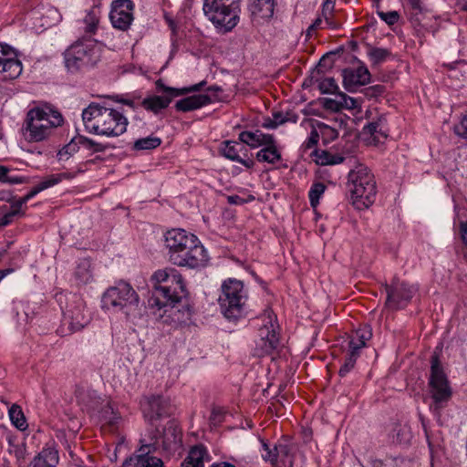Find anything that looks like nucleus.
<instances>
[{
	"instance_id": "f257e3e1",
	"label": "nucleus",
	"mask_w": 467,
	"mask_h": 467,
	"mask_svg": "<svg viewBox=\"0 0 467 467\" xmlns=\"http://www.w3.org/2000/svg\"><path fill=\"white\" fill-rule=\"evenodd\" d=\"M169 261L177 266L195 269L206 265L209 256L199 238L184 229L175 228L164 234Z\"/></svg>"
},
{
	"instance_id": "f03ea898",
	"label": "nucleus",
	"mask_w": 467,
	"mask_h": 467,
	"mask_svg": "<svg viewBox=\"0 0 467 467\" xmlns=\"http://www.w3.org/2000/svg\"><path fill=\"white\" fill-rule=\"evenodd\" d=\"M351 168L347 176L349 202L358 211L368 209L376 200L377 184L371 170L355 159H349Z\"/></svg>"
},
{
	"instance_id": "7ed1b4c3",
	"label": "nucleus",
	"mask_w": 467,
	"mask_h": 467,
	"mask_svg": "<svg viewBox=\"0 0 467 467\" xmlns=\"http://www.w3.org/2000/svg\"><path fill=\"white\" fill-rule=\"evenodd\" d=\"M153 293L149 300L150 307L159 311L163 306L180 303L185 295V285L181 273L173 267L156 270L150 276Z\"/></svg>"
},
{
	"instance_id": "20e7f679",
	"label": "nucleus",
	"mask_w": 467,
	"mask_h": 467,
	"mask_svg": "<svg viewBox=\"0 0 467 467\" xmlns=\"http://www.w3.org/2000/svg\"><path fill=\"white\" fill-rule=\"evenodd\" d=\"M64 122L62 115L52 109L35 107L27 111L22 132L27 142H41L53 138Z\"/></svg>"
},
{
	"instance_id": "39448f33",
	"label": "nucleus",
	"mask_w": 467,
	"mask_h": 467,
	"mask_svg": "<svg viewBox=\"0 0 467 467\" xmlns=\"http://www.w3.org/2000/svg\"><path fill=\"white\" fill-rule=\"evenodd\" d=\"M88 129L107 136H119L127 128V119L119 111L99 103L92 102L82 112Z\"/></svg>"
},
{
	"instance_id": "423d86ee",
	"label": "nucleus",
	"mask_w": 467,
	"mask_h": 467,
	"mask_svg": "<svg viewBox=\"0 0 467 467\" xmlns=\"http://www.w3.org/2000/svg\"><path fill=\"white\" fill-rule=\"evenodd\" d=\"M101 307L127 318L135 317L140 315V296L128 282L119 281L103 293Z\"/></svg>"
},
{
	"instance_id": "0eeeda50",
	"label": "nucleus",
	"mask_w": 467,
	"mask_h": 467,
	"mask_svg": "<svg viewBox=\"0 0 467 467\" xmlns=\"http://www.w3.org/2000/svg\"><path fill=\"white\" fill-rule=\"evenodd\" d=\"M247 299L248 293L242 281L231 277L223 281L218 302L227 319L241 318L246 312Z\"/></svg>"
},
{
	"instance_id": "6e6552de",
	"label": "nucleus",
	"mask_w": 467,
	"mask_h": 467,
	"mask_svg": "<svg viewBox=\"0 0 467 467\" xmlns=\"http://www.w3.org/2000/svg\"><path fill=\"white\" fill-rule=\"evenodd\" d=\"M202 10L216 27L231 31L239 22L240 0H204Z\"/></svg>"
},
{
	"instance_id": "1a4fd4ad",
	"label": "nucleus",
	"mask_w": 467,
	"mask_h": 467,
	"mask_svg": "<svg viewBox=\"0 0 467 467\" xmlns=\"http://www.w3.org/2000/svg\"><path fill=\"white\" fill-rule=\"evenodd\" d=\"M429 387L433 401L431 410L439 411L451 399V389L437 357L431 359Z\"/></svg>"
},
{
	"instance_id": "9d476101",
	"label": "nucleus",
	"mask_w": 467,
	"mask_h": 467,
	"mask_svg": "<svg viewBox=\"0 0 467 467\" xmlns=\"http://www.w3.org/2000/svg\"><path fill=\"white\" fill-rule=\"evenodd\" d=\"M264 324L259 328V339L256 342L255 354L264 356L270 354L278 346V335L276 332V317L272 310H265L263 315Z\"/></svg>"
},
{
	"instance_id": "9b49d317",
	"label": "nucleus",
	"mask_w": 467,
	"mask_h": 467,
	"mask_svg": "<svg viewBox=\"0 0 467 467\" xmlns=\"http://www.w3.org/2000/svg\"><path fill=\"white\" fill-rule=\"evenodd\" d=\"M61 308L63 322L72 332L82 329L89 321L84 301L76 295H71L66 307L61 306Z\"/></svg>"
},
{
	"instance_id": "f8f14e48",
	"label": "nucleus",
	"mask_w": 467,
	"mask_h": 467,
	"mask_svg": "<svg viewBox=\"0 0 467 467\" xmlns=\"http://www.w3.org/2000/svg\"><path fill=\"white\" fill-rule=\"evenodd\" d=\"M150 441L156 444V450L161 447L167 451H175L180 448L182 442V433L178 424L173 420H168L162 429L156 428Z\"/></svg>"
},
{
	"instance_id": "ddd939ff",
	"label": "nucleus",
	"mask_w": 467,
	"mask_h": 467,
	"mask_svg": "<svg viewBox=\"0 0 467 467\" xmlns=\"http://www.w3.org/2000/svg\"><path fill=\"white\" fill-rule=\"evenodd\" d=\"M156 444L143 443L123 462L122 467H164L162 460L152 455Z\"/></svg>"
},
{
	"instance_id": "4468645a",
	"label": "nucleus",
	"mask_w": 467,
	"mask_h": 467,
	"mask_svg": "<svg viewBox=\"0 0 467 467\" xmlns=\"http://www.w3.org/2000/svg\"><path fill=\"white\" fill-rule=\"evenodd\" d=\"M134 5L131 0H115L111 4L109 19L116 29L126 31L133 21Z\"/></svg>"
},
{
	"instance_id": "2eb2a0df",
	"label": "nucleus",
	"mask_w": 467,
	"mask_h": 467,
	"mask_svg": "<svg viewBox=\"0 0 467 467\" xmlns=\"http://www.w3.org/2000/svg\"><path fill=\"white\" fill-rule=\"evenodd\" d=\"M387 306L393 309L404 307L411 300L417 287L403 282L396 281L389 286H386Z\"/></svg>"
},
{
	"instance_id": "dca6fc26",
	"label": "nucleus",
	"mask_w": 467,
	"mask_h": 467,
	"mask_svg": "<svg viewBox=\"0 0 467 467\" xmlns=\"http://www.w3.org/2000/svg\"><path fill=\"white\" fill-rule=\"evenodd\" d=\"M11 55L12 48L0 43V81L13 80L22 73V63Z\"/></svg>"
},
{
	"instance_id": "f3484780",
	"label": "nucleus",
	"mask_w": 467,
	"mask_h": 467,
	"mask_svg": "<svg viewBox=\"0 0 467 467\" xmlns=\"http://www.w3.org/2000/svg\"><path fill=\"white\" fill-rule=\"evenodd\" d=\"M160 313V318L163 323L171 324L174 326L188 325L191 323L192 311L189 305H180L173 303L171 305L163 306Z\"/></svg>"
},
{
	"instance_id": "a211bd4d",
	"label": "nucleus",
	"mask_w": 467,
	"mask_h": 467,
	"mask_svg": "<svg viewBox=\"0 0 467 467\" xmlns=\"http://www.w3.org/2000/svg\"><path fill=\"white\" fill-rule=\"evenodd\" d=\"M342 77L344 88L348 92H355L358 87L368 84L370 80V73L365 66L345 68Z\"/></svg>"
},
{
	"instance_id": "6ab92c4d",
	"label": "nucleus",
	"mask_w": 467,
	"mask_h": 467,
	"mask_svg": "<svg viewBox=\"0 0 467 467\" xmlns=\"http://www.w3.org/2000/svg\"><path fill=\"white\" fill-rule=\"evenodd\" d=\"M167 400L161 396L152 395L141 402V409L145 419L153 424L166 413Z\"/></svg>"
},
{
	"instance_id": "aec40b11",
	"label": "nucleus",
	"mask_w": 467,
	"mask_h": 467,
	"mask_svg": "<svg viewBox=\"0 0 467 467\" xmlns=\"http://www.w3.org/2000/svg\"><path fill=\"white\" fill-rule=\"evenodd\" d=\"M71 47L75 50V54L82 59V63L88 67L95 66L99 60V48L94 40L78 41Z\"/></svg>"
},
{
	"instance_id": "412c9836",
	"label": "nucleus",
	"mask_w": 467,
	"mask_h": 467,
	"mask_svg": "<svg viewBox=\"0 0 467 467\" xmlns=\"http://www.w3.org/2000/svg\"><path fill=\"white\" fill-rule=\"evenodd\" d=\"M59 462L58 451L53 444H47L31 461L32 467H57Z\"/></svg>"
},
{
	"instance_id": "4be33fe9",
	"label": "nucleus",
	"mask_w": 467,
	"mask_h": 467,
	"mask_svg": "<svg viewBox=\"0 0 467 467\" xmlns=\"http://www.w3.org/2000/svg\"><path fill=\"white\" fill-rule=\"evenodd\" d=\"M312 158L317 165H337L342 163L346 159L342 152H332L325 148H315Z\"/></svg>"
},
{
	"instance_id": "5701e85b",
	"label": "nucleus",
	"mask_w": 467,
	"mask_h": 467,
	"mask_svg": "<svg viewBox=\"0 0 467 467\" xmlns=\"http://www.w3.org/2000/svg\"><path fill=\"white\" fill-rule=\"evenodd\" d=\"M211 102L212 98L208 94H198L178 100L175 103V109L178 111L187 112L208 105Z\"/></svg>"
},
{
	"instance_id": "b1692460",
	"label": "nucleus",
	"mask_w": 467,
	"mask_h": 467,
	"mask_svg": "<svg viewBox=\"0 0 467 467\" xmlns=\"http://www.w3.org/2000/svg\"><path fill=\"white\" fill-rule=\"evenodd\" d=\"M239 140L247 146H274L275 142L272 135L264 134L259 130L241 132Z\"/></svg>"
},
{
	"instance_id": "393cba45",
	"label": "nucleus",
	"mask_w": 467,
	"mask_h": 467,
	"mask_svg": "<svg viewBox=\"0 0 467 467\" xmlns=\"http://www.w3.org/2000/svg\"><path fill=\"white\" fill-rule=\"evenodd\" d=\"M405 10L410 21L415 25H420L428 13L421 0H407Z\"/></svg>"
},
{
	"instance_id": "a878e982",
	"label": "nucleus",
	"mask_w": 467,
	"mask_h": 467,
	"mask_svg": "<svg viewBox=\"0 0 467 467\" xmlns=\"http://www.w3.org/2000/svg\"><path fill=\"white\" fill-rule=\"evenodd\" d=\"M372 332L368 326H363L356 329L349 341V350L359 354V350L363 348L367 342L371 338Z\"/></svg>"
},
{
	"instance_id": "bb28decb",
	"label": "nucleus",
	"mask_w": 467,
	"mask_h": 467,
	"mask_svg": "<svg viewBox=\"0 0 467 467\" xmlns=\"http://www.w3.org/2000/svg\"><path fill=\"white\" fill-rule=\"evenodd\" d=\"M206 84L205 81H201L198 84L192 85L188 88H175L166 86L161 79H159L156 81V88L158 91H161L166 94V97L169 98H174L182 95H185L192 92L200 91L204 85Z\"/></svg>"
},
{
	"instance_id": "cd10ccee",
	"label": "nucleus",
	"mask_w": 467,
	"mask_h": 467,
	"mask_svg": "<svg viewBox=\"0 0 467 467\" xmlns=\"http://www.w3.org/2000/svg\"><path fill=\"white\" fill-rule=\"evenodd\" d=\"M275 6V0H253L250 10L253 16L269 19L274 16Z\"/></svg>"
},
{
	"instance_id": "c85d7f7f",
	"label": "nucleus",
	"mask_w": 467,
	"mask_h": 467,
	"mask_svg": "<svg viewBox=\"0 0 467 467\" xmlns=\"http://www.w3.org/2000/svg\"><path fill=\"white\" fill-rule=\"evenodd\" d=\"M207 456V451L202 445L192 447L187 457L182 462V467H204V458Z\"/></svg>"
},
{
	"instance_id": "c756f323",
	"label": "nucleus",
	"mask_w": 467,
	"mask_h": 467,
	"mask_svg": "<svg viewBox=\"0 0 467 467\" xmlns=\"http://www.w3.org/2000/svg\"><path fill=\"white\" fill-rule=\"evenodd\" d=\"M171 101V98L166 96H151L144 99L140 105L147 110L158 113L161 109H166Z\"/></svg>"
},
{
	"instance_id": "7c9ffc66",
	"label": "nucleus",
	"mask_w": 467,
	"mask_h": 467,
	"mask_svg": "<svg viewBox=\"0 0 467 467\" xmlns=\"http://www.w3.org/2000/svg\"><path fill=\"white\" fill-rule=\"evenodd\" d=\"M298 117L293 112H286L284 114L281 111H276L273 113V118L266 119L264 122V127L274 129L279 125L285 124V122H293L296 123L297 121Z\"/></svg>"
},
{
	"instance_id": "2f4dec72",
	"label": "nucleus",
	"mask_w": 467,
	"mask_h": 467,
	"mask_svg": "<svg viewBox=\"0 0 467 467\" xmlns=\"http://www.w3.org/2000/svg\"><path fill=\"white\" fill-rule=\"evenodd\" d=\"M452 201L454 202V226H459V232L461 238L463 242V244L467 246V220L463 221L462 217L465 213V210L463 208H461L457 203L455 197L452 198Z\"/></svg>"
},
{
	"instance_id": "473e14b6",
	"label": "nucleus",
	"mask_w": 467,
	"mask_h": 467,
	"mask_svg": "<svg viewBox=\"0 0 467 467\" xmlns=\"http://www.w3.org/2000/svg\"><path fill=\"white\" fill-rule=\"evenodd\" d=\"M8 416L12 424L20 431L27 428V423L22 409L17 404H13L8 410Z\"/></svg>"
},
{
	"instance_id": "72a5a7b5",
	"label": "nucleus",
	"mask_w": 467,
	"mask_h": 467,
	"mask_svg": "<svg viewBox=\"0 0 467 467\" xmlns=\"http://www.w3.org/2000/svg\"><path fill=\"white\" fill-rule=\"evenodd\" d=\"M65 64L71 72L88 67L85 63H82V59L75 54V50L71 47L65 53Z\"/></svg>"
},
{
	"instance_id": "f704fd0d",
	"label": "nucleus",
	"mask_w": 467,
	"mask_h": 467,
	"mask_svg": "<svg viewBox=\"0 0 467 467\" xmlns=\"http://www.w3.org/2000/svg\"><path fill=\"white\" fill-rule=\"evenodd\" d=\"M256 158L260 162L275 164L281 160V153L278 148H262L257 153Z\"/></svg>"
},
{
	"instance_id": "c9c22d12",
	"label": "nucleus",
	"mask_w": 467,
	"mask_h": 467,
	"mask_svg": "<svg viewBox=\"0 0 467 467\" xmlns=\"http://www.w3.org/2000/svg\"><path fill=\"white\" fill-rule=\"evenodd\" d=\"M75 276L80 284H87L92 279L91 264L88 260H81L75 271Z\"/></svg>"
},
{
	"instance_id": "e433bc0d",
	"label": "nucleus",
	"mask_w": 467,
	"mask_h": 467,
	"mask_svg": "<svg viewBox=\"0 0 467 467\" xmlns=\"http://www.w3.org/2000/svg\"><path fill=\"white\" fill-rule=\"evenodd\" d=\"M326 189L327 186L323 182H315L312 184L308 192L309 202L312 208L316 209L318 206Z\"/></svg>"
},
{
	"instance_id": "4c0bfd02",
	"label": "nucleus",
	"mask_w": 467,
	"mask_h": 467,
	"mask_svg": "<svg viewBox=\"0 0 467 467\" xmlns=\"http://www.w3.org/2000/svg\"><path fill=\"white\" fill-rule=\"evenodd\" d=\"M101 420L105 424L116 426L120 421L121 417L115 410L113 406L109 402H107L106 407L101 411Z\"/></svg>"
},
{
	"instance_id": "58836bf2",
	"label": "nucleus",
	"mask_w": 467,
	"mask_h": 467,
	"mask_svg": "<svg viewBox=\"0 0 467 467\" xmlns=\"http://www.w3.org/2000/svg\"><path fill=\"white\" fill-rule=\"evenodd\" d=\"M317 81L318 82V88L322 94H335L338 97V93H341L333 78H326L323 79L317 78Z\"/></svg>"
},
{
	"instance_id": "ea45409f",
	"label": "nucleus",
	"mask_w": 467,
	"mask_h": 467,
	"mask_svg": "<svg viewBox=\"0 0 467 467\" xmlns=\"http://www.w3.org/2000/svg\"><path fill=\"white\" fill-rule=\"evenodd\" d=\"M24 182H26V179L24 177L11 175L10 169L8 167L0 165V183L14 185Z\"/></svg>"
},
{
	"instance_id": "a19ab883",
	"label": "nucleus",
	"mask_w": 467,
	"mask_h": 467,
	"mask_svg": "<svg viewBox=\"0 0 467 467\" xmlns=\"http://www.w3.org/2000/svg\"><path fill=\"white\" fill-rule=\"evenodd\" d=\"M318 129L322 138V142L324 144H327L333 141L338 136V132L337 130L324 123L318 124Z\"/></svg>"
},
{
	"instance_id": "79ce46f5",
	"label": "nucleus",
	"mask_w": 467,
	"mask_h": 467,
	"mask_svg": "<svg viewBox=\"0 0 467 467\" xmlns=\"http://www.w3.org/2000/svg\"><path fill=\"white\" fill-rule=\"evenodd\" d=\"M221 150H222V154L225 158H227L231 161L240 162L246 167H250L253 165L252 160H250V159L244 160L239 156V154L236 151V148H222Z\"/></svg>"
},
{
	"instance_id": "37998d69",
	"label": "nucleus",
	"mask_w": 467,
	"mask_h": 467,
	"mask_svg": "<svg viewBox=\"0 0 467 467\" xmlns=\"http://www.w3.org/2000/svg\"><path fill=\"white\" fill-rule=\"evenodd\" d=\"M65 174H51L47 176L40 182L36 186L38 187V191L42 192L46 189L51 188L57 184H58L63 178H65Z\"/></svg>"
},
{
	"instance_id": "c03bdc74",
	"label": "nucleus",
	"mask_w": 467,
	"mask_h": 467,
	"mask_svg": "<svg viewBox=\"0 0 467 467\" xmlns=\"http://www.w3.org/2000/svg\"><path fill=\"white\" fill-rule=\"evenodd\" d=\"M368 56L373 63L379 64L385 61L390 56V52L386 48L371 47Z\"/></svg>"
},
{
	"instance_id": "a18cd8bd",
	"label": "nucleus",
	"mask_w": 467,
	"mask_h": 467,
	"mask_svg": "<svg viewBox=\"0 0 467 467\" xmlns=\"http://www.w3.org/2000/svg\"><path fill=\"white\" fill-rule=\"evenodd\" d=\"M277 456L276 446L271 448L266 442L262 441V458L274 464L277 462Z\"/></svg>"
},
{
	"instance_id": "49530a36",
	"label": "nucleus",
	"mask_w": 467,
	"mask_h": 467,
	"mask_svg": "<svg viewBox=\"0 0 467 467\" xmlns=\"http://www.w3.org/2000/svg\"><path fill=\"white\" fill-rule=\"evenodd\" d=\"M358 353L349 350L348 356L346 358L343 366L339 369V375L345 377L355 366Z\"/></svg>"
},
{
	"instance_id": "de8ad7c7",
	"label": "nucleus",
	"mask_w": 467,
	"mask_h": 467,
	"mask_svg": "<svg viewBox=\"0 0 467 467\" xmlns=\"http://www.w3.org/2000/svg\"><path fill=\"white\" fill-rule=\"evenodd\" d=\"M85 32L92 35L95 33L99 24V18L93 12H89L84 18Z\"/></svg>"
},
{
	"instance_id": "09e8293b",
	"label": "nucleus",
	"mask_w": 467,
	"mask_h": 467,
	"mask_svg": "<svg viewBox=\"0 0 467 467\" xmlns=\"http://www.w3.org/2000/svg\"><path fill=\"white\" fill-rule=\"evenodd\" d=\"M161 142L162 141L159 137L151 135L136 140L133 146H160Z\"/></svg>"
},
{
	"instance_id": "8fccbe9b",
	"label": "nucleus",
	"mask_w": 467,
	"mask_h": 467,
	"mask_svg": "<svg viewBox=\"0 0 467 467\" xmlns=\"http://www.w3.org/2000/svg\"><path fill=\"white\" fill-rule=\"evenodd\" d=\"M332 54H326L319 60L318 65L317 66V75L324 74L326 69L331 68L333 65V61L331 59Z\"/></svg>"
},
{
	"instance_id": "3c124183",
	"label": "nucleus",
	"mask_w": 467,
	"mask_h": 467,
	"mask_svg": "<svg viewBox=\"0 0 467 467\" xmlns=\"http://www.w3.org/2000/svg\"><path fill=\"white\" fill-rule=\"evenodd\" d=\"M99 146V144L95 143L94 141L87 139L84 136L81 135H76L71 138L70 141L66 146Z\"/></svg>"
},
{
	"instance_id": "603ef678",
	"label": "nucleus",
	"mask_w": 467,
	"mask_h": 467,
	"mask_svg": "<svg viewBox=\"0 0 467 467\" xmlns=\"http://www.w3.org/2000/svg\"><path fill=\"white\" fill-rule=\"evenodd\" d=\"M323 107L326 109H328V110H331V111H335V112L340 111L342 109V100H341V98H339V99H333L325 98L323 99Z\"/></svg>"
},
{
	"instance_id": "864d4df0",
	"label": "nucleus",
	"mask_w": 467,
	"mask_h": 467,
	"mask_svg": "<svg viewBox=\"0 0 467 467\" xmlns=\"http://www.w3.org/2000/svg\"><path fill=\"white\" fill-rule=\"evenodd\" d=\"M385 91L382 85H374L364 89V94L367 98L372 99L381 96Z\"/></svg>"
},
{
	"instance_id": "5fc2aeb1",
	"label": "nucleus",
	"mask_w": 467,
	"mask_h": 467,
	"mask_svg": "<svg viewBox=\"0 0 467 467\" xmlns=\"http://www.w3.org/2000/svg\"><path fill=\"white\" fill-rule=\"evenodd\" d=\"M379 17L386 22L388 25L392 26L396 24L399 20V14L396 11H390V12H378Z\"/></svg>"
},
{
	"instance_id": "6e6d98bb",
	"label": "nucleus",
	"mask_w": 467,
	"mask_h": 467,
	"mask_svg": "<svg viewBox=\"0 0 467 467\" xmlns=\"http://www.w3.org/2000/svg\"><path fill=\"white\" fill-rule=\"evenodd\" d=\"M363 130L365 133H368V134H370L371 136H373L374 140H377V141L379 142V140L377 137L378 133H381V127H380L379 122H378V121L370 122L367 126L364 127Z\"/></svg>"
},
{
	"instance_id": "4d7b16f0",
	"label": "nucleus",
	"mask_w": 467,
	"mask_h": 467,
	"mask_svg": "<svg viewBox=\"0 0 467 467\" xmlns=\"http://www.w3.org/2000/svg\"><path fill=\"white\" fill-rule=\"evenodd\" d=\"M40 192V191H38V187L37 186H35L27 194H26L25 196L19 198L16 202V208H20L22 207L23 205H25L29 200H31L32 198H34L36 194H38Z\"/></svg>"
},
{
	"instance_id": "13d9d810",
	"label": "nucleus",
	"mask_w": 467,
	"mask_h": 467,
	"mask_svg": "<svg viewBox=\"0 0 467 467\" xmlns=\"http://www.w3.org/2000/svg\"><path fill=\"white\" fill-rule=\"evenodd\" d=\"M334 8L335 6L325 4L322 6V16L325 18L326 23L332 27H336V25L331 21Z\"/></svg>"
},
{
	"instance_id": "bf43d9fd",
	"label": "nucleus",
	"mask_w": 467,
	"mask_h": 467,
	"mask_svg": "<svg viewBox=\"0 0 467 467\" xmlns=\"http://www.w3.org/2000/svg\"><path fill=\"white\" fill-rule=\"evenodd\" d=\"M454 130L459 136L467 139V113L462 117L460 123L455 126Z\"/></svg>"
},
{
	"instance_id": "052dcab7",
	"label": "nucleus",
	"mask_w": 467,
	"mask_h": 467,
	"mask_svg": "<svg viewBox=\"0 0 467 467\" xmlns=\"http://www.w3.org/2000/svg\"><path fill=\"white\" fill-rule=\"evenodd\" d=\"M338 98L342 100V109H354L357 106V100L347 94L341 92L338 93Z\"/></svg>"
},
{
	"instance_id": "680f3d73",
	"label": "nucleus",
	"mask_w": 467,
	"mask_h": 467,
	"mask_svg": "<svg viewBox=\"0 0 467 467\" xmlns=\"http://www.w3.org/2000/svg\"><path fill=\"white\" fill-rule=\"evenodd\" d=\"M76 151V148H61L57 153V158L59 161H65Z\"/></svg>"
},
{
	"instance_id": "e2e57ef3",
	"label": "nucleus",
	"mask_w": 467,
	"mask_h": 467,
	"mask_svg": "<svg viewBox=\"0 0 467 467\" xmlns=\"http://www.w3.org/2000/svg\"><path fill=\"white\" fill-rule=\"evenodd\" d=\"M319 137H321L319 129H314L311 131L307 146L317 145L318 143Z\"/></svg>"
},
{
	"instance_id": "0e129e2a",
	"label": "nucleus",
	"mask_w": 467,
	"mask_h": 467,
	"mask_svg": "<svg viewBox=\"0 0 467 467\" xmlns=\"http://www.w3.org/2000/svg\"><path fill=\"white\" fill-rule=\"evenodd\" d=\"M396 463L394 460H386V461H376L373 463V467H395Z\"/></svg>"
},
{
	"instance_id": "69168bd1",
	"label": "nucleus",
	"mask_w": 467,
	"mask_h": 467,
	"mask_svg": "<svg viewBox=\"0 0 467 467\" xmlns=\"http://www.w3.org/2000/svg\"><path fill=\"white\" fill-rule=\"evenodd\" d=\"M321 23H322V19L320 17H317L314 21V23L311 26H309V27L307 28L306 36L309 37L311 36L312 32L320 26Z\"/></svg>"
},
{
	"instance_id": "338daca9",
	"label": "nucleus",
	"mask_w": 467,
	"mask_h": 467,
	"mask_svg": "<svg viewBox=\"0 0 467 467\" xmlns=\"http://www.w3.org/2000/svg\"><path fill=\"white\" fill-rule=\"evenodd\" d=\"M116 101L120 102V103L130 107L132 109H134L139 105V103H136V101L134 99H119V97H117Z\"/></svg>"
},
{
	"instance_id": "774afa93",
	"label": "nucleus",
	"mask_w": 467,
	"mask_h": 467,
	"mask_svg": "<svg viewBox=\"0 0 467 467\" xmlns=\"http://www.w3.org/2000/svg\"><path fill=\"white\" fill-rule=\"evenodd\" d=\"M222 88L218 86H212L207 88L208 95L212 98V101L217 98V92H221Z\"/></svg>"
}]
</instances>
